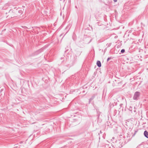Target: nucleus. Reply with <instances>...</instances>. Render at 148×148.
Segmentation results:
<instances>
[{
    "mask_svg": "<svg viewBox=\"0 0 148 148\" xmlns=\"http://www.w3.org/2000/svg\"><path fill=\"white\" fill-rule=\"evenodd\" d=\"M140 95V92L138 91L136 92L133 96V99L134 100H137L139 99Z\"/></svg>",
    "mask_w": 148,
    "mask_h": 148,
    "instance_id": "obj_1",
    "label": "nucleus"
},
{
    "mask_svg": "<svg viewBox=\"0 0 148 148\" xmlns=\"http://www.w3.org/2000/svg\"><path fill=\"white\" fill-rule=\"evenodd\" d=\"M111 59V58H108L107 59V61H109Z\"/></svg>",
    "mask_w": 148,
    "mask_h": 148,
    "instance_id": "obj_7",
    "label": "nucleus"
},
{
    "mask_svg": "<svg viewBox=\"0 0 148 148\" xmlns=\"http://www.w3.org/2000/svg\"><path fill=\"white\" fill-rule=\"evenodd\" d=\"M125 50L124 49H122L121 50V52L122 53H123L125 52Z\"/></svg>",
    "mask_w": 148,
    "mask_h": 148,
    "instance_id": "obj_6",
    "label": "nucleus"
},
{
    "mask_svg": "<svg viewBox=\"0 0 148 148\" xmlns=\"http://www.w3.org/2000/svg\"><path fill=\"white\" fill-rule=\"evenodd\" d=\"M144 134L145 137L148 138V132L146 130L144 131Z\"/></svg>",
    "mask_w": 148,
    "mask_h": 148,
    "instance_id": "obj_3",
    "label": "nucleus"
},
{
    "mask_svg": "<svg viewBox=\"0 0 148 148\" xmlns=\"http://www.w3.org/2000/svg\"><path fill=\"white\" fill-rule=\"evenodd\" d=\"M114 2H116L117 1V0H113Z\"/></svg>",
    "mask_w": 148,
    "mask_h": 148,
    "instance_id": "obj_8",
    "label": "nucleus"
},
{
    "mask_svg": "<svg viewBox=\"0 0 148 148\" xmlns=\"http://www.w3.org/2000/svg\"><path fill=\"white\" fill-rule=\"evenodd\" d=\"M42 49H41L39 50L38 51H37V52H38V53H40L42 51Z\"/></svg>",
    "mask_w": 148,
    "mask_h": 148,
    "instance_id": "obj_5",
    "label": "nucleus"
},
{
    "mask_svg": "<svg viewBox=\"0 0 148 148\" xmlns=\"http://www.w3.org/2000/svg\"><path fill=\"white\" fill-rule=\"evenodd\" d=\"M96 95L93 94L92 96L89 99V102L90 103L91 101L94 98Z\"/></svg>",
    "mask_w": 148,
    "mask_h": 148,
    "instance_id": "obj_2",
    "label": "nucleus"
},
{
    "mask_svg": "<svg viewBox=\"0 0 148 148\" xmlns=\"http://www.w3.org/2000/svg\"><path fill=\"white\" fill-rule=\"evenodd\" d=\"M97 64L99 67H100L101 66V62L99 61L98 60L97 61Z\"/></svg>",
    "mask_w": 148,
    "mask_h": 148,
    "instance_id": "obj_4",
    "label": "nucleus"
}]
</instances>
